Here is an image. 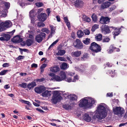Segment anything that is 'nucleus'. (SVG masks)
Instances as JSON below:
<instances>
[{
  "label": "nucleus",
  "mask_w": 127,
  "mask_h": 127,
  "mask_svg": "<svg viewBox=\"0 0 127 127\" xmlns=\"http://www.w3.org/2000/svg\"><path fill=\"white\" fill-rule=\"evenodd\" d=\"M107 106L105 104L101 103L98 105L96 110L94 112L90 113V115L85 114L84 117L85 121L88 122L91 121L94 123H96L98 120L104 119L106 116V109Z\"/></svg>",
  "instance_id": "obj_1"
},
{
  "label": "nucleus",
  "mask_w": 127,
  "mask_h": 127,
  "mask_svg": "<svg viewBox=\"0 0 127 127\" xmlns=\"http://www.w3.org/2000/svg\"><path fill=\"white\" fill-rule=\"evenodd\" d=\"M125 111L124 109L120 106H115L113 108V112L115 115L121 117L124 114Z\"/></svg>",
  "instance_id": "obj_2"
},
{
  "label": "nucleus",
  "mask_w": 127,
  "mask_h": 127,
  "mask_svg": "<svg viewBox=\"0 0 127 127\" xmlns=\"http://www.w3.org/2000/svg\"><path fill=\"white\" fill-rule=\"evenodd\" d=\"M62 99V97L60 95L59 93H58V92L55 91L51 101L52 103L55 104L59 102Z\"/></svg>",
  "instance_id": "obj_3"
},
{
  "label": "nucleus",
  "mask_w": 127,
  "mask_h": 127,
  "mask_svg": "<svg viewBox=\"0 0 127 127\" xmlns=\"http://www.w3.org/2000/svg\"><path fill=\"white\" fill-rule=\"evenodd\" d=\"M90 49L93 52L96 53L100 51L101 50L100 46L95 42L91 44Z\"/></svg>",
  "instance_id": "obj_4"
},
{
  "label": "nucleus",
  "mask_w": 127,
  "mask_h": 127,
  "mask_svg": "<svg viewBox=\"0 0 127 127\" xmlns=\"http://www.w3.org/2000/svg\"><path fill=\"white\" fill-rule=\"evenodd\" d=\"M88 103L87 97H85L80 101L79 106L80 107H84L85 108H89L88 106Z\"/></svg>",
  "instance_id": "obj_5"
},
{
  "label": "nucleus",
  "mask_w": 127,
  "mask_h": 127,
  "mask_svg": "<svg viewBox=\"0 0 127 127\" xmlns=\"http://www.w3.org/2000/svg\"><path fill=\"white\" fill-rule=\"evenodd\" d=\"M74 46L78 49H83V46L82 43L80 40L76 39L75 41H74L73 43Z\"/></svg>",
  "instance_id": "obj_6"
},
{
  "label": "nucleus",
  "mask_w": 127,
  "mask_h": 127,
  "mask_svg": "<svg viewBox=\"0 0 127 127\" xmlns=\"http://www.w3.org/2000/svg\"><path fill=\"white\" fill-rule=\"evenodd\" d=\"M45 36L46 34L45 33L41 32L36 36L35 39L39 43L42 41L43 38H45Z\"/></svg>",
  "instance_id": "obj_7"
},
{
  "label": "nucleus",
  "mask_w": 127,
  "mask_h": 127,
  "mask_svg": "<svg viewBox=\"0 0 127 127\" xmlns=\"http://www.w3.org/2000/svg\"><path fill=\"white\" fill-rule=\"evenodd\" d=\"M46 90V87L43 86H41L38 87H36L34 89L35 92L38 94L41 93Z\"/></svg>",
  "instance_id": "obj_8"
},
{
  "label": "nucleus",
  "mask_w": 127,
  "mask_h": 127,
  "mask_svg": "<svg viewBox=\"0 0 127 127\" xmlns=\"http://www.w3.org/2000/svg\"><path fill=\"white\" fill-rule=\"evenodd\" d=\"M88 103V106L89 108L91 107L93 104H95L96 102V100L94 98L91 97H87Z\"/></svg>",
  "instance_id": "obj_9"
},
{
  "label": "nucleus",
  "mask_w": 127,
  "mask_h": 127,
  "mask_svg": "<svg viewBox=\"0 0 127 127\" xmlns=\"http://www.w3.org/2000/svg\"><path fill=\"white\" fill-rule=\"evenodd\" d=\"M110 22V19L107 17L101 16L100 20V23L102 24H107Z\"/></svg>",
  "instance_id": "obj_10"
},
{
  "label": "nucleus",
  "mask_w": 127,
  "mask_h": 127,
  "mask_svg": "<svg viewBox=\"0 0 127 127\" xmlns=\"http://www.w3.org/2000/svg\"><path fill=\"white\" fill-rule=\"evenodd\" d=\"M109 28H112L113 29H114L115 28L112 26L108 27L107 26H105L104 28L102 29V32L104 34L109 33L111 32Z\"/></svg>",
  "instance_id": "obj_11"
},
{
  "label": "nucleus",
  "mask_w": 127,
  "mask_h": 127,
  "mask_svg": "<svg viewBox=\"0 0 127 127\" xmlns=\"http://www.w3.org/2000/svg\"><path fill=\"white\" fill-rule=\"evenodd\" d=\"M2 23L4 24L3 26L5 30L7 28H8L11 27L12 25V22L9 20L6 21Z\"/></svg>",
  "instance_id": "obj_12"
},
{
  "label": "nucleus",
  "mask_w": 127,
  "mask_h": 127,
  "mask_svg": "<svg viewBox=\"0 0 127 127\" xmlns=\"http://www.w3.org/2000/svg\"><path fill=\"white\" fill-rule=\"evenodd\" d=\"M38 18L39 20L43 22L47 19V15L45 13H42L38 16Z\"/></svg>",
  "instance_id": "obj_13"
},
{
  "label": "nucleus",
  "mask_w": 127,
  "mask_h": 127,
  "mask_svg": "<svg viewBox=\"0 0 127 127\" xmlns=\"http://www.w3.org/2000/svg\"><path fill=\"white\" fill-rule=\"evenodd\" d=\"M23 40V38L19 36H16L12 39V41L14 43H19L21 42Z\"/></svg>",
  "instance_id": "obj_14"
},
{
  "label": "nucleus",
  "mask_w": 127,
  "mask_h": 127,
  "mask_svg": "<svg viewBox=\"0 0 127 127\" xmlns=\"http://www.w3.org/2000/svg\"><path fill=\"white\" fill-rule=\"evenodd\" d=\"M52 94V92L50 91L46 90L42 94V95L44 97H50Z\"/></svg>",
  "instance_id": "obj_15"
},
{
  "label": "nucleus",
  "mask_w": 127,
  "mask_h": 127,
  "mask_svg": "<svg viewBox=\"0 0 127 127\" xmlns=\"http://www.w3.org/2000/svg\"><path fill=\"white\" fill-rule=\"evenodd\" d=\"M82 54V52L81 51H77L72 52L71 54L73 57H78L80 56Z\"/></svg>",
  "instance_id": "obj_16"
},
{
  "label": "nucleus",
  "mask_w": 127,
  "mask_h": 127,
  "mask_svg": "<svg viewBox=\"0 0 127 127\" xmlns=\"http://www.w3.org/2000/svg\"><path fill=\"white\" fill-rule=\"evenodd\" d=\"M78 76L76 75L74 77V78L72 80L71 78L70 77L66 78L65 79V80L68 82H75L76 80H78Z\"/></svg>",
  "instance_id": "obj_17"
},
{
  "label": "nucleus",
  "mask_w": 127,
  "mask_h": 127,
  "mask_svg": "<svg viewBox=\"0 0 127 127\" xmlns=\"http://www.w3.org/2000/svg\"><path fill=\"white\" fill-rule=\"evenodd\" d=\"M111 3L109 1H106L103 2L101 5V7L102 8L104 9L109 7L111 5Z\"/></svg>",
  "instance_id": "obj_18"
},
{
  "label": "nucleus",
  "mask_w": 127,
  "mask_h": 127,
  "mask_svg": "<svg viewBox=\"0 0 127 127\" xmlns=\"http://www.w3.org/2000/svg\"><path fill=\"white\" fill-rule=\"evenodd\" d=\"M83 5V2L80 0H77L75 2V5L77 7H81Z\"/></svg>",
  "instance_id": "obj_19"
},
{
  "label": "nucleus",
  "mask_w": 127,
  "mask_h": 127,
  "mask_svg": "<svg viewBox=\"0 0 127 127\" xmlns=\"http://www.w3.org/2000/svg\"><path fill=\"white\" fill-rule=\"evenodd\" d=\"M50 69L51 71L54 72H57L60 69L57 66L51 67Z\"/></svg>",
  "instance_id": "obj_20"
},
{
  "label": "nucleus",
  "mask_w": 127,
  "mask_h": 127,
  "mask_svg": "<svg viewBox=\"0 0 127 127\" xmlns=\"http://www.w3.org/2000/svg\"><path fill=\"white\" fill-rule=\"evenodd\" d=\"M68 98H69L71 100L76 101L77 99V96L73 94H71L68 96Z\"/></svg>",
  "instance_id": "obj_21"
},
{
  "label": "nucleus",
  "mask_w": 127,
  "mask_h": 127,
  "mask_svg": "<svg viewBox=\"0 0 127 127\" xmlns=\"http://www.w3.org/2000/svg\"><path fill=\"white\" fill-rule=\"evenodd\" d=\"M102 35L101 34L99 33L96 35L95 38L96 40L100 41L102 40Z\"/></svg>",
  "instance_id": "obj_22"
},
{
  "label": "nucleus",
  "mask_w": 127,
  "mask_h": 127,
  "mask_svg": "<svg viewBox=\"0 0 127 127\" xmlns=\"http://www.w3.org/2000/svg\"><path fill=\"white\" fill-rule=\"evenodd\" d=\"M115 30L114 32L113 33V34L114 35V38H115V36L118 35L120 32V29H117L116 28H115Z\"/></svg>",
  "instance_id": "obj_23"
},
{
  "label": "nucleus",
  "mask_w": 127,
  "mask_h": 127,
  "mask_svg": "<svg viewBox=\"0 0 127 127\" xmlns=\"http://www.w3.org/2000/svg\"><path fill=\"white\" fill-rule=\"evenodd\" d=\"M36 85V83L34 82H32L29 84L27 85V87L28 89H31L33 88Z\"/></svg>",
  "instance_id": "obj_24"
},
{
  "label": "nucleus",
  "mask_w": 127,
  "mask_h": 127,
  "mask_svg": "<svg viewBox=\"0 0 127 127\" xmlns=\"http://www.w3.org/2000/svg\"><path fill=\"white\" fill-rule=\"evenodd\" d=\"M69 66L67 64L65 63H63L60 66V67L61 69H65L68 68Z\"/></svg>",
  "instance_id": "obj_25"
},
{
  "label": "nucleus",
  "mask_w": 127,
  "mask_h": 127,
  "mask_svg": "<svg viewBox=\"0 0 127 127\" xmlns=\"http://www.w3.org/2000/svg\"><path fill=\"white\" fill-rule=\"evenodd\" d=\"M1 36H3L4 39H5V40L8 41L10 38V35L2 33L1 34Z\"/></svg>",
  "instance_id": "obj_26"
},
{
  "label": "nucleus",
  "mask_w": 127,
  "mask_h": 127,
  "mask_svg": "<svg viewBox=\"0 0 127 127\" xmlns=\"http://www.w3.org/2000/svg\"><path fill=\"white\" fill-rule=\"evenodd\" d=\"M60 76L61 77V78L62 80L64 79H65L66 78V75L65 72L63 71H61L60 73Z\"/></svg>",
  "instance_id": "obj_27"
},
{
  "label": "nucleus",
  "mask_w": 127,
  "mask_h": 127,
  "mask_svg": "<svg viewBox=\"0 0 127 127\" xmlns=\"http://www.w3.org/2000/svg\"><path fill=\"white\" fill-rule=\"evenodd\" d=\"M82 18L83 21L87 22H89L91 21V19L90 18L85 15H83Z\"/></svg>",
  "instance_id": "obj_28"
},
{
  "label": "nucleus",
  "mask_w": 127,
  "mask_h": 127,
  "mask_svg": "<svg viewBox=\"0 0 127 127\" xmlns=\"http://www.w3.org/2000/svg\"><path fill=\"white\" fill-rule=\"evenodd\" d=\"M65 53V51L64 50H61L59 51L58 52L56 53L57 55L62 56Z\"/></svg>",
  "instance_id": "obj_29"
},
{
  "label": "nucleus",
  "mask_w": 127,
  "mask_h": 127,
  "mask_svg": "<svg viewBox=\"0 0 127 127\" xmlns=\"http://www.w3.org/2000/svg\"><path fill=\"white\" fill-rule=\"evenodd\" d=\"M53 80L59 82L62 81L61 77L58 75L55 76L53 78Z\"/></svg>",
  "instance_id": "obj_30"
},
{
  "label": "nucleus",
  "mask_w": 127,
  "mask_h": 127,
  "mask_svg": "<svg viewBox=\"0 0 127 127\" xmlns=\"http://www.w3.org/2000/svg\"><path fill=\"white\" fill-rule=\"evenodd\" d=\"M77 34L79 38L81 37L84 35V33L81 30H79L77 32Z\"/></svg>",
  "instance_id": "obj_31"
},
{
  "label": "nucleus",
  "mask_w": 127,
  "mask_h": 127,
  "mask_svg": "<svg viewBox=\"0 0 127 127\" xmlns=\"http://www.w3.org/2000/svg\"><path fill=\"white\" fill-rule=\"evenodd\" d=\"M92 19L93 21L95 22L97 20V18L96 14L95 13L93 14L92 16Z\"/></svg>",
  "instance_id": "obj_32"
},
{
  "label": "nucleus",
  "mask_w": 127,
  "mask_h": 127,
  "mask_svg": "<svg viewBox=\"0 0 127 127\" xmlns=\"http://www.w3.org/2000/svg\"><path fill=\"white\" fill-rule=\"evenodd\" d=\"M58 41L59 40L58 39H57L54 42H53L49 47L48 49L49 50H50L51 49V48H52L54 46V45H55L58 42Z\"/></svg>",
  "instance_id": "obj_33"
},
{
  "label": "nucleus",
  "mask_w": 127,
  "mask_h": 127,
  "mask_svg": "<svg viewBox=\"0 0 127 127\" xmlns=\"http://www.w3.org/2000/svg\"><path fill=\"white\" fill-rule=\"evenodd\" d=\"M33 41L31 39H28L26 41V44L28 46H30L33 43Z\"/></svg>",
  "instance_id": "obj_34"
},
{
  "label": "nucleus",
  "mask_w": 127,
  "mask_h": 127,
  "mask_svg": "<svg viewBox=\"0 0 127 127\" xmlns=\"http://www.w3.org/2000/svg\"><path fill=\"white\" fill-rule=\"evenodd\" d=\"M35 14V11L34 10H31L30 12V16L32 18L33 16H34Z\"/></svg>",
  "instance_id": "obj_35"
},
{
  "label": "nucleus",
  "mask_w": 127,
  "mask_h": 127,
  "mask_svg": "<svg viewBox=\"0 0 127 127\" xmlns=\"http://www.w3.org/2000/svg\"><path fill=\"white\" fill-rule=\"evenodd\" d=\"M3 23H2L0 24V32H3L5 30L3 26Z\"/></svg>",
  "instance_id": "obj_36"
},
{
  "label": "nucleus",
  "mask_w": 127,
  "mask_h": 127,
  "mask_svg": "<svg viewBox=\"0 0 127 127\" xmlns=\"http://www.w3.org/2000/svg\"><path fill=\"white\" fill-rule=\"evenodd\" d=\"M88 57V54L87 53H86L83 54V56L81 57L80 59L81 60L83 61L85 59L87 58Z\"/></svg>",
  "instance_id": "obj_37"
},
{
  "label": "nucleus",
  "mask_w": 127,
  "mask_h": 127,
  "mask_svg": "<svg viewBox=\"0 0 127 127\" xmlns=\"http://www.w3.org/2000/svg\"><path fill=\"white\" fill-rule=\"evenodd\" d=\"M98 28V25L97 24L94 25L93 26L92 29V31H94L95 30Z\"/></svg>",
  "instance_id": "obj_38"
},
{
  "label": "nucleus",
  "mask_w": 127,
  "mask_h": 127,
  "mask_svg": "<svg viewBox=\"0 0 127 127\" xmlns=\"http://www.w3.org/2000/svg\"><path fill=\"white\" fill-rule=\"evenodd\" d=\"M43 32H44L47 33H48L50 32V31L47 28H42L41 30Z\"/></svg>",
  "instance_id": "obj_39"
},
{
  "label": "nucleus",
  "mask_w": 127,
  "mask_h": 127,
  "mask_svg": "<svg viewBox=\"0 0 127 127\" xmlns=\"http://www.w3.org/2000/svg\"><path fill=\"white\" fill-rule=\"evenodd\" d=\"M51 28V32L52 33H55V31L56 29V28L55 27L53 26H50Z\"/></svg>",
  "instance_id": "obj_40"
},
{
  "label": "nucleus",
  "mask_w": 127,
  "mask_h": 127,
  "mask_svg": "<svg viewBox=\"0 0 127 127\" xmlns=\"http://www.w3.org/2000/svg\"><path fill=\"white\" fill-rule=\"evenodd\" d=\"M63 107L64 108L66 109H69L71 108V106L68 104H65L63 106Z\"/></svg>",
  "instance_id": "obj_41"
},
{
  "label": "nucleus",
  "mask_w": 127,
  "mask_h": 127,
  "mask_svg": "<svg viewBox=\"0 0 127 127\" xmlns=\"http://www.w3.org/2000/svg\"><path fill=\"white\" fill-rule=\"evenodd\" d=\"M21 102L22 103H24L26 104H27L29 106L31 105V103L28 101L22 100H21Z\"/></svg>",
  "instance_id": "obj_42"
},
{
  "label": "nucleus",
  "mask_w": 127,
  "mask_h": 127,
  "mask_svg": "<svg viewBox=\"0 0 127 127\" xmlns=\"http://www.w3.org/2000/svg\"><path fill=\"white\" fill-rule=\"evenodd\" d=\"M90 41V39H89L86 38L85 40H84L83 42L85 44L88 45Z\"/></svg>",
  "instance_id": "obj_43"
},
{
  "label": "nucleus",
  "mask_w": 127,
  "mask_h": 127,
  "mask_svg": "<svg viewBox=\"0 0 127 127\" xmlns=\"http://www.w3.org/2000/svg\"><path fill=\"white\" fill-rule=\"evenodd\" d=\"M110 40V38L108 37H105L102 40L103 42H108Z\"/></svg>",
  "instance_id": "obj_44"
},
{
  "label": "nucleus",
  "mask_w": 127,
  "mask_h": 127,
  "mask_svg": "<svg viewBox=\"0 0 127 127\" xmlns=\"http://www.w3.org/2000/svg\"><path fill=\"white\" fill-rule=\"evenodd\" d=\"M19 86L22 88H26L27 86L26 83H22L19 84Z\"/></svg>",
  "instance_id": "obj_45"
},
{
  "label": "nucleus",
  "mask_w": 127,
  "mask_h": 127,
  "mask_svg": "<svg viewBox=\"0 0 127 127\" xmlns=\"http://www.w3.org/2000/svg\"><path fill=\"white\" fill-rule=\"evenodd\" d=\"M37 26L39 27H43L45 26V25L44 23L41 22H39L37 23Z\"/></svg>",
  "instance_id": "obj_46"
},
{
  "label": "nucleus",
  "mask_w": 127,
  "mask_h": 127,
  "mask_svg": "<svg viewBox=\"0 0 127 127\" xmlns=\"http://www.w3.org/2000/svg\"><path fill=\"white\" fill-rule=\"evenodd\" d=\"M9 71L8 70H5L3 71H1V75H3L5 74L6 73L8 72Z\"/></svg>",
  "instance_id": "obj_47"
},
{
  "label": "nucleus",
  "mask_w": 127,
  "mask_h": 127,
  "mask_svg": "<svg viewBox=\"0 0 127 127\" xmlns=\"http://www.w3.org/2000/svg\"><path fill=\"white\" fill-rule=\"evenodd\" d=\"M116 8V6L115 5H113L111 7L109 8V10L110 11L114 10Z\"/></svg>",
  "instance_id": "obj_48"
},
{
  "label": "nucleus",
  "mask_w": 127,
  "mask_h": 127,
  "mask_svg": "<svg viewBox=\"0 0 127 127\" xmlns=\"http://www.w3.org/2000/svg\"><path fill=\"white\" fill-rule=\"evenodd\" d=\"M35 5L37 6L40 7L43 5V4L40 2H38L36 3Z\"/></svg>",
  "instance_id": "obj_49"
},
{
  "label": "nucleus",
  "mask_w": 127,
  "mask_h": 127,
  "mask_svg": "<svg viewBox=\"0 0 127 127\" xmlns=\"http://www.w3.org/2000/svg\"><path fill=\"white\" fill-rule=\"evenodd\" d=\"M4 5L7 8H8L10 6V3L8 2H6L4 3Z\"/></svg>",
  "instance_id": "obj_50"
},
{
  "label": "nucleus",
  "mask_w": 127,
  "mask_h": 127,
  "mask_svg": "<svg viewBox=\"0 0 127 127\" xmlns=\"http://www.w3.org/2000/svg\"><path fill=\"white\" fill-rule=\"evenodd\" d=\"M84 32L85 34L86 35H88L90 34V32L88 30H84Z\"/></svg>",
  "instance_id": "obj_51"
},
{
  "label": "nucleus",
  "mask_w": 127,
  "mask_h": 127,
  "mask_svg": "<svg viewBox=\"0 0 127 127\" xmlns=\"http://www.w3.org/2000/svg\"><path fill=\"white\" fill-rule=\"evenodd\" d=\"M9 65V63H6L4 64L2 66L3 67H8Z\"/></svg>",
  "instance_id": "obj_52"
},
{
  "label": "nucleus",
  "mask_w": 127,
  "mask_h": 127,
  "mask_svg": "<svg viewBox=\"0 0 127 127\" xmlns=\"http://www.w3.org/2000/svg\"><path fill=\"white\" fill-rule=\"evenodd\" d=\"M24 56H19L17 58V59L18 60H20L21 59H22L24 58Z\"/></svg>",
  "instance_id": "obj_53"
},
{
  "label": "nucleus",
  "mask_w": 127,
  "mask_h": 127,
  "mask_svg": "<svg viewBox=\"0 0 127 127\" xmlns=\"http://www.w3.org/2000/svg\"><path fill=\"white\" fill-rule=\"evenodd\" d=\"M113 47H113V46L112 47V49L111 48H109L108 49V52L109 53H111L113 52Z\"/></svg>",
  "instance_id": "obj_54"
},
{
  "label": "nucleus",
  "mask_w": 127,
  "mask_h": 127,
  "mask_svg": "<svg viewBox=\"0 0 127 127\" xmlns=\"http://www.w3.org/2000/svg\"><path fill=\"white\" fill-rule=\"evenodd\" d=\"M47 66V64H44L41 66L40 68H42L44 69Z\"/></svg>",
  "instance_id": "obj_55"
},
{
  "label": "nucleus",
  "mask_w": 127,
  "mask_h": 127,
  "mask_svg": "<svg viewBox=\"0 0 127 127\" xmlns=\"http://www.w3.org/2000/svg\"><path fill=\"white\" fill-rule=\"evenodd\" d=\"M75 74L74 72H68V74L71 76H72L73 75Z\"/></svg>",
  "instance_id": "obj_56"
},
{
  "label": "nucleus",
  "mask_w": 127,
  "mask_h": 127,
  "mask_svg": "<svg viewBox=\"0 0 127 127\" xmlns=\"http://www.w3.org/2000/svg\"><path fill=\"white\" fill-rule=\"evenodd\" d=\"M57 59L58 60L62 61H64V58L62 57H57Z\"/></svg>",
  "instance_id": "obj_57"
},
{
  "label": "nucleus",
  "mask_w": 127,
  "mask_h": 127,
  "mask_svg": "<svg viewBox=\"0 0 127 127\" xmlns=\"http://www.w3.org/2000/svg\"><path fill=\"white\" fill-rule=\"evenodd\" d=\"M50 8H48L46 10V11L47 12V13L48 14V16H49V14L51 12V11H50Z\"/></svg>",
  "instance_id": "obj_58"
},
{
  "label": "nucleus",
  "mask_w": 127,
  "mask_h": 127,
  "mask_svg": "<svg viewBox=\"0 0 127 127\" xmlns=\"http://www.w3.org/2000/svg\"><path fill=\"white\" fill-rule=\"evenodd\" d=\"M67 26V27H68V29H70L69 28H70V23L68 21L66 22H65Z\"/></svg>",
  "instance_id": "obj_59"
},
{
  "label": "nucleus",
  "mask_w": 127,
  "mask_h": 127,
  "mask_svg": "<svg viewBox=\"0 0 127 127\" xmlns=\"http://www.w3.org/2000/svg\"><path fill=\"white\" fill-rule=\"evenodd\" d=\"M37 67V64H33L31 65V67H32L36 68Z\"/></svg>",
  "instance_id": "obj_60"
},
{
  "label": "nucleus",
  "mask_w": 127,
  "mask_h": 127,
  "mask_svg": "<svg viewBox=\"0 0 127 127\" xmlns=\"http://www.w3.org/2000/svg\"><path fill=\"white\" fill-rule=\"evenodd\" d=\"M112 93H108L107 94V96L111 97L112 96Z\"/></svg>",
  "instance_id": "obj_61"
},
{
  "label": "nucleus",
  "mask_w": 127,
  "mask_h": 127,
  "mask_svg": "<svg viewBox=\"0 0 127 127\" xmlns=\"http://www.w3.org/2000/svg\"><path fill=\"white\" fill-rule=\"evenodd\" d=\"M10 88L9 85H6L4 86V88L6 89H7Z\"/></svg>",
  "instance_id": "obj_62"
},
{
  "label": "nucleus",
  "mask_w": 127,
  "mask_h": 127,
  "mask_svg": "<svg viewBox=\"0 0 127 127\" xmlns=\"http://www.w3.org/2000/svg\"><path fill=\"white\" fill-rule=\"evenodd\" d=\"M44 78H42L41 79H37L36 80V81L37 82H41L42 81H44Z\"/></svg>",
  "instance_id": "obj_63"
},
{
  "label": "nucleus",
  "mask_w": 127,
  "mask_h": 127,
  "mask_svg": "<svg viewBox=\"0 0 127 127\" xmlns=\"http://www.w3.org/2000/svg\"><path fill=\"white\" fill-rule=\"evenodd\" d=\"M56 18L57 19V21L58 22H60V18L59 16H57L56 17Z\"/></svg>",
  "instance_id": "obj_64"
}]
</instances>
